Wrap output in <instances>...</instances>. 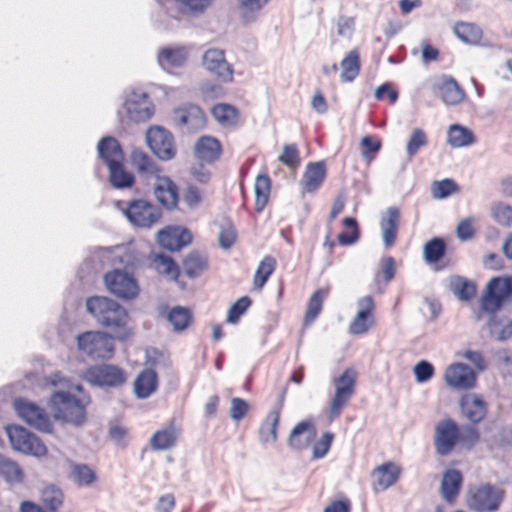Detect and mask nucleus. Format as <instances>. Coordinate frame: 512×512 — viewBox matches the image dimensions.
I'll use <instances>...</instances> for the list:
<instances>
[{
  "mask_svg": "<svg viewBox=\"0 0 512 512\" xmlns=\"http://www.w3.org/2000/svg\"><path fill=\"white\" fill-rule=\"evenodd\" d=\"M86 307L97 322L107 328H121L128 321L126 310L120 304L107 297H90L86 301Z\"/></svg>",
  "mask_w": 512,
  "mask_h": 512,
  "instance_id": "obj_3",
  "label": "nucleus"
},
{
  "mask_svg": "<svg viewBox=\"0 0 512 512\" xmlns=\"http://www.w3.org/2000/svg\"><path fill=\"white\" fill-rule=\"evenodd\" d=\"M249 411V404L246 400L234 397L231 399L230 417L232 420L239 422Z\"/></svg>",
  "mask_w": 512,
  "mask_h": 512,
  "instance_id": "obj_57",
  "label": "nucleus"
},
{
  "mask_svg": "<svg viewBox=\"0 0 512 512\" xmlns=\"http://www.w3.org/2000/svg\"><path fill=\"white\" fill-rule=\"evenodd\" d=\"M154 194L157 200L167 208H174L178 202L177 186L166 177L157 175L155 177Z\"/></svg>",
  "mask_w": 512,
  "mask_h": 512,
  "instance_id": "obj_24",
  "label": "nucleus"
},
{
  "mask_svg": "<svg viewBox=\"0 0 512 512\" xmlns=\"http://www.w3.org/2000/svg\"><path fill=\"white\" fill-rule=\"evenodd\" d=\"M130 160L132 166L140 174L146 177H156L159 175L160 169L157 163L142 150L134 149L131 152Z\"/></svg>",
  "mask_w": 512,
  "mask_h": 512,
  "instance_id": "obj_32",
  "label": "nucleus"
},
{
  "mask_svg": "<svg viewBox=\"0 0 512 512\" xmlns=\"http://www.w3.org/2000/svg\"><path fill=\"white\" fill-rule=\"evenodd\" d=\"M104 282L107 289L115 296L130 300L139 294V286L132 274L114 269L105 274Z\"/></svg>",
  "mask_w": 512,
  "mask_h": 512,
  "instance_id": "obj_9",
  "label": "nucleus"
},
{
  "mask_svg": "<svg viewBox=\"0 0 512 512\" xmlns=\"http://www.w3.org/2000/svg\"><path fill=\"white\" fill-rule=\"evenodd\" d=\"M495 220L504 226H509L512 222V208L506 204H497L492 208Z\"/></svg>",
  "mask_w": 512,
  "mask_h": 512,
  "instance_id": "obj_60",
  "label": "nucleus"
},
{
  "mask_svg": "<svg viewBox=\"0 0 512 512\" xmlns=\"http://www.w3.org/2000/svg\"><path fill=\"white\" fill-rule=\"evenodd\" d=\"M512 298V280L508 277H496L489 281L485 294L481 298V308L494 313Z\"/></svg>",
  "mask_w": 512,
  "mask_h": 512,
  "instance_id": "obj_7",
  "label": "nucleus"
},
{
  "mask_svg": "<svg viewBox=\"0 0 512 512\" xmlns=\"http://www.w3.org/2000/svg\"><path fill=\"white\" fill-rule=\"evenodd\" d=\"M439 93L443 102L447 105H457L465 97V92L453 79H445L439 86Z\"/></svg>",
  "mask_w": 512,
  "mask_h": 512,
  "instance_id": "obj_37",
  "label": "nucleus"
},
{
  "mask_svg": "<svg viewBox=\"0 0 512 512\" xmlns=\"http://www.w3.org/2000/svg\"><path fill=\"white\" fill-rule=\"evenodd\" d=\"M455 35L464 43L476 45L481 41L482 29L470 22H458L454 26Z\"/></svg>",
  "mask_w": 512,
  "mask_h": 512,
  "instance_id": "obj_39",
  "label": "nucleus"
},
{
  "mask_svg": "<svg viewBox=\"0 0 512 512\" xmlns=\"http://www.w3.org/2000/svg\"><path fill=\"white\" fill-rule=\"evenodd\" d=\"M400 472V468L393 462H386L376 467L372 472L374 491H384L394 485L400 476Z\"/></svg>",
  "mask_w": 512,
  "mask_h": 512,
  "instance_id": "obj_22",
  "label": "nucleus"
},
{
  "mask_svg": "<svg viewBox=\"0 0 512 512\" xmlns=\"http://www.w3.org/2000/svg\"><path fill=\"white\" fill-rule=\"evenodd\" d=\"M175 497L171 493L160 496L155 504V512H172L175 508Z\"/></svg>",
  "mask_w": 512,
  "mask_h": 512,
  "instance_id": "obj_64",
  "label": "nucleus"
},
{
  "mask_svg": "<svg viewBox=\"0 0 512 512\" xmlns=\"http://www.w3.org/2000/svg\"><path fill=\"white\" fill-rule=\"evenodd\" d=\"M128 220L137 227L149 228L159 221L161 211L144 200H134L124 210Z\"/></svg>",
  "mask_w": 512,
  "mask_h": 512,
  "instance_id": "obj_13",
  "label": "nucleus"
},
{
  "mask_svg": "<svg viewBox=\"0 0 512 512\" xmlns=\"http://www.w3.org/2000/svg\"><path fill=\"white\" fill-rule=\"evenodd\" d=\"M316 432L310 422H300L291 431L289 445L296 450H302L308 446Z\"/></svg>",
  "mask_w": 512,
  "mask_h": 512,
  "instance_id": "obj_30",
  "label": "nucleus"
},
{
  "mask_svg": "<svg viewBox=\"0 0 512 512\" xmlns=\"http://www.w3.org/2000/svg\"><path fill=\"white\" fill-rule=\"evenodd\" d=\"M357 312L349 323L348 331L352 335H364L375 325V302L372 296L366 295L356 301Z\"/></svg>",
  "mask_w": 512,
  "mask_h": 512,
  "instance_id": "obj_10",
  "label": "nucleus"
},
{
  "mask_svg": "<svg viewBox=\"0 0 512 512\" xmlns=\"http://www.w3.org/2000/svg\"><path fill=\"white\" fill-rule=\"evenodd\" d=\"M326 176L325 164L321 161L309 163L301 180L304 193L315 192L323 183Z\"/></svg>",
  "mask_w": 512,
  "mask_h": 512,
  "instance_id": "obj_26",
  "label": "nucleus"
},
{
  "mask_svg": "<svg viewBox=\"0 0 512 512\" xmlns=\"http://www.w3.org/2000/svg\"><path fill=\"white\" fill-rule=\"evenodd\" d=\"M459 438L456 423L451 419L439 421L435 427L434 447L437 454L446 456L453 450Z\"/></svg>",
  "mask_w": 512,
  "mask_h": 512,
  "instance_id": "obj_18",
  "label": "nucleus"
},
{
  "mask_svg": "<svg viewBox=\"0 0 512 512\" xmlns=\"http://www.w3.org/2000/svg\"><path fill=\"white\" fill-rule=\"evenodd\" d=\"M6 433L9 438V442L15 451L36 458H42L47 455L48 450L46 445L38 436L26 428L18 425H11L6 427Z\"/></svg>",
  "mask_w": 512,
  "mask_h": 512,
  "instance_id": "obj_6",
  "label": "nucleus"
},
{
  "mask_svg": "<svg viewBox=\"0 0 512 512\" xmlns=\"http://www.w3.org/2000/svg\"><path fill=\"white\" fill-rule=\"evenodd\" d=\"M124 108L134 122H145L154 114V106L148 94L142 90L131 91L125 99Z\"/></svg>",
  "mask_w": 512,
  "mask_h": 512,
  "instance_id": "obj_15",
  "label": "nucleus"
},
{
  "mask_svg": "<svg viewBox=\"0 0 512 512\" xmlns=\"http://www.w3.org/2000/svg\"><path fill=\"white\" fill-rule=\"evenodd\" d=\"M503 500V491L495 486L486 484L469 491L468 507L476 512L496 511Z\"/></svg>",
  "mask_w": 512,
  "mask_h": 512,
  "instance_id": "obj_8",
  "label": "nucleus"
},
{
  "mask_svg": "<svg viewBox=\"0 0 512 512\" xmlns=\"http://www.w3.org/2000/svg\"><path fill=\"white\" fill-rule=\"evenodd\" d=\"M361 68L360 55L357 49L349 51L340 62V79L343 83H350L359 75Z\"/></svg>",
  "mask_w": 512,
  "mask_h": 512,
  "instance_id": "obj_31",
  "label": "nucleus"
},
{
  "mask_svg": "<svg viewBox=\"0 0 512 512\" xmlns=\"http://www.w3.org/2000/svg\"><path fill=\"white\" fill-rule=\"evenodd\" d=\"M447 143L452 148L467 147L475 143V136L467 127L452 124L447 131Z\"/></svg>",
  "mask_w": 512,
  "mask_h": 512,
  "instance_id": "obj_33",
  "label": "nucleus"
},
{
  "mask_svg": "<svg viewBox=\"0 0 512 512\" xmlns=\"http://www.w3.org/2000/svg\"><path fill=\"white\" fill-rule=\"evenodd\" d=\"M361 144L364 147L362 156L368 162L373 159L374 154H376L381 148V142L378 139H373L370 136L363 137Z\"/></svg>",
  "mask_w": 512,
  "mask_h": 512,
  "instance_id": "obj_62",
  "label": "nucleus"
},
{
  "mask_svg": "<svg viewBox=\"0 0 512 512\" xmlns=\"http://www.w3.org/2000/svg\"><path fill=\"white\" fill-rule=\"evenodd\" d=\"M211 113L222 126H234L239 119L237 109L229 104H217L212 108Z\"/></svg>",
  "mask_w": 512,
  "mask_h": 512,
  "instance_id": "obj_42",
  "label": "nucleus"
},
{
  "mask_svg": "<svg viewBox=\"0 0 512 512\" xmlns=\"http://www.w3.org/2000/svg\"><path fill=\"white\" fill-rule=\"evenodd\" d=\"M356 379L357 373L353 368H347L341 375L332 378L334 393L330 400V421L339 417L343 409L348 405L355 391Z\"/></svg>",
  "mask_w": 512,
  "mask_h": 512,
  "instance_id": "obj_4",
  "label": "nucleus"
},
{
  "mask_svg": "<svg viewBox=\"0 0 512 512\" xmlns=\"http://www.w3.org/2000/svg\"><path fill=\"white\" fill-rule=\"evenodd\" d=\"M279 420L280 408L268 413L259 429V439L262 444H272L276 442Z\"/></svg>",
  "mask_w": 512,
  "mask_h": 512,
  "instance_id": "obj_35",
  "label": "nucleus"
},
{
  "mask_svg": "<svg viewBox=\"0 0 512 512\" xmlns=\"http://www.w3.org/2000/svg\"><path fill=\"white\" fill-rule=\"evenodd\" d=\"M213 2L214 0H175L177 12L189 17L204 14Z\"/></svg>",
  "mask_w": 512,
  "mask_h": 512,
  "instance_id": "obj_38",
  "label": "nucleus"
},
{
  "mask_svg": "<svg viewBox=\"0 0 512 512\" xmlns=\"http://www.w3.org/2000/svg\"><path fill=\"white\" fill-rule=\"evenodd\" d=\"M184 271L190 278L199 276L206 268V261L197 253H192L184 260Z\"/></svg>",
  "mask_w": 512,
  "mask_h": 512,
  "instance_id": "obj_51",
  "label": "nucleus"
},
{
  "mask_svg": "<svg viewBox=\"0 0 512 512\" xmlns=\"http://www.w3.org/2000/svg\"><path fill=\"white\" fill-rule=\"evenodd\" d=\"M457 191V185L452 179L435 181L432 184L431 192L435 199H444Z\"/></svg>",
  "mask_w": 512,
  "mask_h": 512,
  "instance_id": "obj_53",
  "label": "nucleus"
},
{
  "mask_svg": "<svg viewBox=\"0 0 512 512\" xmlns=\"http://www.w3.org/2000/svg\"><path fill=\"white\" fill-rule=\"evenodd\" d=\"M159 29L173 30L179 27L180 18L177 15L171 14L168 10L161 9L155 19Z\"/></svg>",
  "mask_w": 512,
  "mask_h": 512,
  "instance_id": "obj_55",
  "label": "nucleus"
},
{
  "mask_svg": "<svg viewBox=\"0 0 512 512\" xmlns=\"http://www.w3.org/2000/svg\"><path fill=\"white\" fill-rule=\"evenodd\" d=\"M70 478L79 486H89L96 480L95 472L86 464L70 462Z\"/></svg>",
  "mask_w": 512,
  "mask_h": 512,
  "instance_id": "obj_43",
  "label": "nucleus"
},
{
  "mask_svg": "<svg viewBox=\"0 0 512 512\" xmlns=\"http://www.w3.org/2000/svg\"><path fill=\"white\" fill-rule=\"evenodd\" d=\"M414 375L418 383L429 381L434 375V367L431 363L422 360L414 366Z\"/></svg>",
  "mask_w": 512,
  "mask_h": 512,
  "instance_id": "obj_58",
  "label": "nucleus"
},
{
  "mask_svg": "<svg viewBox=\"0 0 512 512\" xmlns=\"http://www.w3.org/2000/svg\"><path fill=\"white\" fill-rule=\"evenodd\" d=\"M220 142L211 136L201 137L195 145V153L198 159L206 163L216 161L221 155Z\"/></svg>",
  "mask_w": 512,
  "mask_h": 512,
  "instance_id": "obj_28",
  "label": "nucleus"
},
{
  "mask_svg": "<svg viewBox=\"0 0 512 512\" xmlns=\"http://www.w3.org/2000/svg\"><path fill=\"white\" fill-rule=\"evenodd\" d=\"M18 416L31 427L45 433L52 431V423L47 413L38 405L23 398L14 401Z\"/></svg>",
  "mask_w": 512,
  "mask_h": 512,
  "instance_id": "obj_12",
  "label": "nucleus"
},
{
  "mask_svg": "<svg viewBox=\"0 0 512 512\" xmlns=\"http://www.w3.org/2000/svg\"><path fill=\"white\" fill-rule=\"evenodd\" d=\"M41 499L47 509L56 511L63 503V494L60 489L48 486L43 489Z\"/></svg>",
  "mask_w": 512,
  "mask_h": 512,
  "instance_id": "obj_52",
  "label": "nucleus"
},
{
  "mask_svg": "<svg viewBox=\"0 0 512 512\" xmlns=\"http://www.w3.org/2000/svg\"><path fill=\"white\" fill-rule=\"evenodd\" d=\"M251 305V299L248 296L239 298L228 310L226 321L231 324L238 323L240 317L247 311Z\"/></svg>",
  "mask_w": 512,
  "mask_h": 512,
  "instance_id": "obj_54",
  "label": "nucleus"
},
{
  "mask_svg": "<svg viewBox=\"0 0 512 512\" xmlns=\"http://www.w3.org/2000/svg\"><path fill=\"white\" fill-rule=\"evenodd\" d=\"M499 323L495 320H491L489 323L490 332L494 335L498 340L504 341L512 336V320H507L504 324L501 325V328L498 329Z\"/></svg>",
  "mask_w": 512,
  "mask_h": 512,
  "instance_id": "obj_59",
  "label": "nucleus"
},
{
  "mask_svg": "<svg viewBox=\"0 0 512 512\" xmlns=\"http://www.w3.org/2000/svg\"><path fill=\"white\" fill-rule=\"evenodd\" d=\"M166 319L176 332H181L188 328L192 321V314L189 309L181 306L171 308Z\"/></svg>",
  "mask_w": 512,
  "mask_h": 512,
  "instance_id": "obj_40",
  "label": "nucleus"
},
{
  "mask_svg": "<svg viewBox=\"0 0 512 512\" xmlns=\"http://www.w3.org/2000/svg\"><path fill=\"white\" fill-rule=\"evenodd\" d=\"M48 379L57 388L49 399L54 419L75 427L83 425L90 399L86 395L76 394L82 392V387L66 379L60 372L51 374Z\"/></svg>",
  "mask_w": 512,
  "mask_h": 512,
  "instance_id": "obj_1",
  "label": "nucleus"
},
{
  "mask_svg": "<svg viewBox=\"0 0 512 512\" xmlns=\"http://www.w3.org/2000/svg\"><path fill=\"white\" fill-rule=\"evenodd\" d=\"M355 19L348 16H340L337 20V33L339 36L350 38L354 32Z\"/></svg>",
  "mask_w": 512,
  "mask_h": 512,
  "instance_id": "obj_63",
  "label": "nucleus"
},
{
  "mask_svg": "<svg viewBox=\"0 0 512 512\" xmlns=\"http://www.w3.org/2000/svg\"><path fill=\"white\" fill-rule=\"evenodd\" d=\"M174 120L177 126L185 132L200 130L206 124L204 112L193 104H185L175 109Z\"/></svg>",
  "mask_w": 512,
  "mask_h": 512,
  "instance_id": "obj_19",
  "label": "nucleus"
},
{
  "mask_svg": "<svg viewBox=\"0 0 512 512\" xmlns=\"http://www.w3.org/2000/svg\"><path fill=\"white\" fill-rule=\"evenodd\" d=\"M279 161L290 168H296L300 164L299 150L296 144H288L283 147Z\"/></svg>",
  "mask_w": 512,
  "mask_h": 512,
  "instance_id": "obj_56",
  "label": "nucleus"
},
{
  "mask_svg": "<svg viewBox=\"0 0 512 512\" xmlns=\"http://www.w3.org/2000/svg\"><path fill=\"white\" fill-rule=\"evenodd\" d=\"M333 440V434L326 432L313 446V457L316 459L323 458L330 449Z\"/></svg>",
  "mask_w": 512,
  "mask_h": 512,
  "instance_id": "obj_61",
  "label": "nucleus"
},
{
  "mask_svg": "<svg viewBox=\"0 0 512 512\" xmlns=\"http://www.w3.org/2000/svg\"><path fill=\"white\" fill-rule=\"evenodd\" d=\"M450 289L458 299L468 301L475 296L476 286L463 277L456 276L450 280Z\"/></svg>",
  "mask_w": 512,
  "mask_h": 512,
  "instance_id": "obj_44",
  "label": "nucleus"
},
{
  "mask_svg": "<svg viewBox=\"0 0 512 512\" xmlns=\"http://www.w3.org/2000/svg\"><path fill=\"white\" fill-rule=\"evenodd\" d=\"M0 474L10 483H20L24 477L16 462L3 456H0Z\"/></svg>",
  "mask_w": 512,
  "mask_h": 512,
  "instance_id": "obj_47",
  "label": "nucleus"
},
{
  "mask_svg": "<svg viewBox=\"0 0 512 512\" xmlns=\"http://www.w3.org/2000/svg\"><path fill=\"white\" fill-rule=\"evenodd\" d=\"M445 253V243L440 238H433L428 241L423 248V254L426 262L436 263Z\"/></svg>",
  "mask_w": 512,
  "mask_h": 512,
  "instance_id": "obj_50",
  "label": "nucleus"
},
{
  "mask_svg": "<svg viewBox=\"0 0 512 512\" xmlns=\"http://www.w3.org/2000/svg\"><path fill=\"white\" fill-rule=\"evenodd\" d=\"M192 240L191 233L188 229L178 226L167 227L157 234L159 245L170 251H178L182 247L188 245Z\"/></svg>",
  "mask_w": 512,
  "mask_h": 512,
  "instance_id": "obj_21",
  "label": "nucleus"
},
{
  "mask_svg": "<svg viewBox=\"0 0 512 512\" xmlns=\"http://www.w3.org/2000/svg\"><path fill=\"white\" fill-rule=\"evenodd\" d=\"M400 222V212L397 207L391 206L381 216L380 228L382 233L383 244L386 248L394 245L398 227Z\"/></svg>",
  "mask_w": 512,
  "mask_h": 512,
  "instance_id": "obj_23",
  "label": "nucleus"
},
{
  "mask_svg": "<svg viewBox=\"0 0 512 512\" xmlns=\"http://www.w3.org/2000/svg\"><path fill=\"white\" fill-rule=\"evenodd\" d=\"M328 295V290L326 289H318L309 299L308 309L305 316L306 324L312 323L322 309V304L324 299Z\"/></svg>",
  "mask_w": 512,
  "mask_h": 512,
  "instance_id": "obj_49",
  "label": "nucleus"
},
{
  "mask_svg": "<svg viewBox=\"0 0 512 512\" xmlns=\"http://www.w3.org/2000/svg\"><path fill=\"white\" fill-rule=\"evenodd\" d=\"M460 407L463 415L472 423L480 422L486 415L485 402L474 394L463 396Z\"/></svg>",
  "mask_w": 512,
  "mask_h": 512,
  "instance_id": "obj_27",
  "label": "nucleus"
},
{
  "mask_svg": "<svg viewBox=\"0 0 512 512\" xmlns=\"http://www.w3.org/2000/svg\"><path fill=\"white\" fill-rule=\"evenodd\" d=\"M202 65L206 71L224 83L233 81L234 69L226 60L225 51L209 48L202 55Z\"/></svg>",
  "mask_w": 512,
  "mask_h": 512,
  "instance_id": "obj_11",
  "label": "nucleus"
},
{
  "mask_svg": "<svg viewBox=\"0 0 512 512\" xmlns=\"http://www.w3.org/2000/svg\"><path fill=\"white\" fill-rule=\"evenodd\" d=\"M99 157L109 168V180L118 189L131 187L134 176L123 165L124 154L119 142L113 137H105L98 144Z\"/></svg>",
  "mask_w": 512,
  "mask_h": 512,
  "instance_id": "obj_2",
  "label": "nucleus"
},
{
  "mask_svg": "<svg viewBox=\"0 0 512 512\" xmlns=\"http://www.w3.org/2000/svg\"><path fill=\"white\" fill-rule=\"evenodd\" d=\"M462 484V475L458 470L449 469L442 477L441 495L448 503H453L459 494Z\"/></svg>",
  "mask_w": 512,
  "mask_h": 512,
  "instance_id": "obj_29",
  "label": "nucleus"
},
{
  "mask_svg": "<svg viewBox=\"0 0 512 512\" xmlns=\"http://www.w3.org/2000/svg\"><path fill=\"white\" fill-rule=\"evenodd\" d=\"M134 393L138 399H146L158 389V375L150 368L142 370L134 381Z\"/></svg>",
  "mask_w": 512,
  "mask_h": 512,
  "instance_id": "obj_25",
  "label": "nucleus"
},
{
  "mask_svg": "<svg viewBox=\"0 0 512 512\" xmlns=\"http://www.w3.org/2000/svg\"><path fill=\"white\" fill-rule=\"evenodd\" d=\"M178 436L179 430L174 425H169L153 434L150 445L154 450H168L176 444Z\"/></svg>",
  "mask_w": 512,
  "mask_h": 512,
  "instance_id": "obj_34",
  "label": "nucleus"
},
{
  "mask_svg": "<svg viewBox=\"0 0 512 512\" xmlns=\"http://www.w3.org/2000/svg\"><path fill=\"white\" fill-rule=\"evenodd\" d=\"M146 141L151 151L161 160H170L175 155L173 135L165 128L151 127L146 133Z\"/></svg>",
  "mask_w": 512,
  "mask_h": 512,
  "instance_id": "obj_16",
  "label": "nucleus"
},
{
  "mask_svg": "<svg viewBox=\"0 0 512 512\" xmlns=\"http://www.w3.org/2000/svg\"><path fill=\"white\" fill-rule=\"evenodd\" d=\"M271 182L267 175H259L255 181V209L260 212L268 202Z\"/></svg>",
  "mask_w": 512,
  "mask_h": 512,
  "instance_id": "obj_46",
  "label": "nucleus"
},
{
  "mask_svg": "<svg viewBox=\"0 0 512 512\" xmlns=\"http://www.w3.org/2000/svg\"><path fill=\"white\" fill-rule=\"evenodd\" d=\"M428 145V136L421 128H415L407 141L406 154L409 159H412L421 148Z\"/></svg>",
  "mask_w": 512,
  "mask_h": 512,
  "instance_id": "obj_48",
  "label": "nucleus"
},
{
  "mask_svg": "<svg viewBox=\"0 0 512 512\" xmlns=\"http://www.w3.org/2000/svg\"><path fill=\"white\" fill-rule=\"evenodd\" d=\"M444 378L448 386L460 390L472 388L476 380L473 370L463 363L451 364L446 369Z\"/></svg>",
  "mask_w": 512,
  "mask_h": 512,
  "instance_id": "obj_20",
  "label": "nucleus"
},
{
  "mask_svg": "<svg viewBox=\"0 0 512 512\" xmlns=\"http://www.w3.org/2000/svg\"><path fill=\"white\" fill-rule=\"evenodd\" d=\"M276 269V260L274 257L267 255L265 256L261 262L259 263L254 277H253V284L254 287L258 290H261L266 282L268 281L269 277L273 274V272Z\"/></svg>",
  "mask_w": 512,
  "mask_h": 512,
  "instance_id": "obj_41",
  "label": "nucleus"
},
{
  "mask_svg": "<svg viewBox=\"0 0 512 512\" xmlns=\"http://www.w3.org/2000/svg\"><path fill=\"white\" fill-rule=\"evenodd\" d=\"M150 263L158 274L167 276L171 280H176L179 275V269L173 259L165 254L152 253Z\"/></svg>",
  "mask_w": 512,
  "mask_h": 512,
  "instance_id": "obj_36",
  "label": "nucleus"
},
{
  "mask_svg": "<svg viewBox=\"0 0 512 512\" xmlns=\"http://www.w3.org/2000/svg\"><path fill=\"white\" fill-rule=\"evenodd\" d=\"M239 14L241 19L246 22L254 21L260 10L269 2V0H238Z\"/></svg>",
  "mask_w": 512,
  "mask_h": 512,
  "instance_id": "obj_45",
  "label": "nucleus"
},
{
  "mask_svg": "<svg viewBox=\"0 0 512 512\" xmlns=\"http://www.w3.org/2000/svg\"><path fill=\"white\" fill-rule=\"evenodd\" d=\"M85 380L94 386L117 387L125 382L126 376L119 367L103 364L89 368L85 372Z\"/></svg>",
  "mask_w": 512,
  "mask_h": 512,
  "instance_id": "obj_14",
  "label": "nucleus"
},
{
  "mask_svg": "<svg viewBox=\"0 0 512 512\" xmlns=\"http://www.w3.org/2000/svg\"><path fill=\"white\" fill-rule=\"evenodd\" d=\"M78 350L92 359H110L114 354V339L103 332L88 331L77 336Z\"/></svg>",
  "mask_w": 512,
  "mask_h": 512,
  "instance_id": "obj_5",
  "label": "nucleus"
},
{
  "mask_svg": "<svg viewBox=\"0 0 512 512\" xmlns=\"http://www.w3.org/2000/svg\"><path fill=\"white\" fill-rule=\"evenodd\" d=\"M190 50L184 45H167L157 52V63L167 73L183 68L189 59Z\"/></svg>",
  "mask_w": 512,
  "mask_h": 512,
  "instance_id": "obj_17",
  "label": "nucleus"
}]
</instances>
